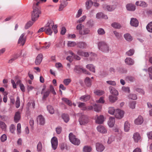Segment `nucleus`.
<instances>
[{
	"mask_svg": "<svg viewBox=\"0 0 152 152\" xmlns=\"http://www.w3.org/2000/svg\"><path fill=\"white\" fill-rule=\"evenodd\" d=\"M130 124L127 121H126L124 124V130L125 132H128L129 131L130 128Z\"/></svg>",
	"mask_w": 152,
	"mask_h": 152,
	"instance_id": "28",
	"label": "nucleus"
},
{
	"mask_svg": "<svg viewBox=\"0 0 152 152\" xmlns=\"http://www.w3.org/2000/svg\"><path fill=\"white\" fill-rule=\"evenodd\" d=\"M94 111L99 112L100 111L101 107V106L95 104L94 105Z\"/></svg>",
	"mask_w": 152,
	"mask_h": 152,
	"instance_id": "40",
	"label": "nucleus"
},
{
	"mask_svg": "<svg viewBox=\"0 0 152 152\" xmlns=\"http://www.w3.org/2000/svg\"><path fill=\"white\" fill-rule=\"evenodd\" d=\"M94 93L98 96H100L104 94V92L99 90H96L94 91Z\"/></svg>",
	"mask_w": 152,
	"mask_h": 152,
	"instance_id": "54",
	"label": "nucleus"
},
{
	"mask_svg": "<svg viewBox=\"0 0 152 152\" xmlns=\"http://www.w3.org/2000/svg\"><path fill=\"white\" fill-rule=\"evenodd\" d=\"M130 24L132 26L137 27L138 26L139 22L137 19L132 18L130 20Z\"/></svg>",
	"mask_w": 152,
	"mask_h": 152,
	"instance_id": "11",
	"label": "nucleus"
},
{
	"mask_svg": "<svg viewBox=\"0 0 152 152\" xmlns=\"http://www.w3.org/2000/svg\"><path fill=\"white\" fill-rule=\"evenodd\" d=\"M136 104V102L135 101H133L130 102L129 103V107L131 108L134 109L135 108Z\"/></svg>",
	"mask_w": 152,
	"mask_h": 152,
	"instance_id": "51",
	"label": "nucleus"
},
{
	"mask_svg": "<svg viewBox=\"0 0 152 152\" xmlns=\"http://www.w3.org/2000/svg\"><path fill=\"white\" fill-rule=\"evenodd\" d=\"M33 22L31 21L28 22L25 26V29H27L30 27L33 24Z\"/></svg>",
	"mask_w": 152,
	"mask_h": 152,
	"instance_id": "45",
	"label": "nucleus"
},
{
	"mask_svg": "<svg viewBox=\"0 0 152 152\" xmlns=\"http://www.w3.org/2000/svg\"><path fill=\"white\" fill-rule=\"evenodd\" d=\"M91 80L89 77H86L84 80L86 85L88 87H90L91 85Z\"/></svg>",
	"mask_w": 152,
	"mask_h": 152,
	"instance_id": "25",
	"label": "nucleus"
},
{
	"mask_svg": "<svg viewBox=\"0 0 152 152\" xmlns=\"http://www.w3.org/2000/svg\"><path fill=\"white\" fill-rule=\"evenodd\" d=\"M50 89H49L50 90V93L51 92L53 95H55L56 94V93L55 92L54 88L53 86L50 85Z\"/></svg>",
	"mask_w": 152,
	"mask_h": 152,
	"instance_id": "50",
	"label": "nucleus"
},
{
	"mask_svg": "<svg viewBox=\"0 0 152 152\" xmlns=\"http://www.w3.org/2000/svg\"><path fill=\"white\" fill-rule=\"evenodd\" d=\"M20 98H19V96H18L17 98L16 102H15L16 107L17 108H18L20 107Z\"/></svg>",
	"mask_w": 152,
	"mask_h": 152,
	"instance_id": "52",
	"label": "nucleus"
},
{
	"mask_svg": "<svg viewBox=\"0 0 152 152\" xmlns=\"http://www.w3.org/2000/svg\"><path fill=\"white\" fill-rule=\"evenodd\" d=\"M0 125L1 128L4 130L5 129L6 127V126L5 124L2 121H0Z\"/></svg>",
	"mask_w": 152,
	"mask_h": 152,
	"instance_id": "57",
	"label": "nucleus"
},
{
	"mask_svg": "<svg viewBox=\"0 0 152 152\" xmlns=\"http://www.w3.org/2000/svg\"><path fill=\"white\" fill-rule=\"evenodd\" d=\"M64 45V43L63 42L62 40H61L58 43L56 44V46L58 48L63 47Z\"/></svg>",
	"mask_w": 152,
	"mask_h": 152,
	"instance_id": "47",
	"label": "nucleus"
},
{
	"mask_svg": "<svg viewBox=\"0 0 152 152\" xmlns=\"http://www.w3.org/2000/svg\"><path fill=\"white\" fill-rule=\"evenodd\" d=\"M97 32L98 34L100 35H103L105 33L104 30L103 28H99L97 31Z\"/></svg>",
	"mask_w": 152,
	"mask_h": 152,
	"instance_id": "53",
	"label": "nucleus"
},
{
	"mask_svg": "<svg viewBox=\"0 0 152 152\" xmlns=\"http://www.w3.org/2000/svg\"><path fill=\"white\" fill-rule=\"evenodd\" d=\"M126 7L127 10L129 11H134L136 9L135 6L132 4H127L126 6Z\"/></svg>",
	"mask_w": 152,
	"mask_h": 152,
	"instance_id": "18",
	"label": "nucleus"
},
{
	"mask_svg": "<svg viewBox=\"0 0 152 152\" xmlns=\"http://www.w3.org/2000/svg\"><path fill=\"white\" fill-rule=\"evenodd\" d=\"M124 36L125 39L128 41H131L132 40V37L129 34H125Z\"/></svg>",
	"mask_w": 152,
	"mask_h": 152,
	"instance_id": "38",
	"label": "nucleus"
},
{
	"mask_svg": "<svg viewBox=\"0 0 152 152\" xmlns=\"http://www.w3.org/2000/svg\"><path fill=\"white\" fill-rule=\"evenodd\" d=\"M115 118H114L110 117L108 122V125L110 127H113L114 125L115 122Z\"/></svg>",
	"mask_w": 152,
	"mask_h": 152,
	"instance_id": "21",
	"label": "nucleus"
},
{
	"mask_svg": "<svg viewBox=\"0 0 152 152\" xmlns=\"http://www.w3.org/2000/svg\"><path fill=\"white\" fill-rule=\"evenodd\" d=\"M61 149L62 150H63L65 149L66 150H68V148L67 146V145L66 144L62 143L60 146Z\"/></svg>",
	"mask_w": 152,
	"mask_h": 152,
	"instance_id": "56",
	"label": "nucleus"
},
{
	"mask_svg": "<svg viewBox=\"0 0 152 152\" xmlns=\"http://www.w3.org/2000/svg\"><path fill=\"white\" fill-rule=\"evenodd\" d=\"M124 112L123 111L117 109L115 111V115L116 118L121 119L124 117Z\"/></svg>",
	"mask_w": 152,
	"mask_h": 152,
	"instance_id": "6",
	"label": "nucleus"
},
{
	"mask_svg": "<svg viewBox=\"0 0 152 152\" xmlns=\"http://www.w3.org/2000/svg\"><path fill=\"white\" fill-rule=\"evenodd\" d=\"M104 121V117L102 115H100L97 117L96 120V123L98 124H102Z\"/></svg>",
	"mask_w": 152,
	"mask_h": 152,
	"instance_id": "24",
	"label": "nucleus"
},
{
	"mask_svg": "<svg viewBox=\"0 0 152 152\" xmlns=\"http://www.w3.org/2000/svg\"><path fill=\"white\" fill-rule=\"evenodd\" d=\"M77 46L79 48L82 49H86L87 47V44L85 42H78Z\"/></svg>",
	"mask_w": 152,
	"mask_h": 152,
	"instance_id": "15",
	"label": "nucleus"
},
{
	"mask_svg": "<svg viewBox=\"0 0 152 152\" xmlns=\"http://www.w3.org/2000/svg\"><path fill=\"white\" fill-rule=\"evenodd\" d=\"M52 146L54 150H56L58 146V140L56 137H53L51 140Z\"/></svg>",
	"mask_w": 152,
	"mask_h": 152,
	"instance_id": "8",
	"label": "nucleus"
},
{
	"mask_svg": "<svg viewBox=\"0 0 152 152\" xmlns=\"http://www.w3.org/2000/svg\"><path fill=\"white\" fill-rule=\"evenodd\" d=\"M110 93L115 96L118 95V93L117 91L114 88L110 86L109 88Z\"/></svg>",
	"mask_w": 152,
	"mask_h": 152,
	"instance_id": "20",
	"label": "nucleus"
},
{
	"mask_svg": "<svg viewBox=\"0 0 152 152\" xmlns=\"http://www.w3.org/2000/svg\"><path fill=\"white\" fill-rule=\"evenodd\" d=\"M79 120L80 125H84L88 122L89 119L87 115H83L80 116Z\"/></svg>",
	"mask_w": 152,
	"mask_h": 152,
	"instance_id": "5",
	"label": "nucleus"
},
{
	"mask_svg": "<svg viewBox=\"0 0 152 152\" xmlns=\"http://www.w3.org/2000/svg\"><path fill=\"white\" fill-rule=\"evenodd\" d=\"M137 6H139L143 7H147V4L144 1H137L135 3Z\"/></svg>",
	"mask_w": 152,
	"mask_h": 152,
	"instance_id": "22",
	"label": "nucleus"
},
{
	"mask_svg": "<svg viewBox=\"0 0 152 152\" xmlns=\"http://www.w3.org/2000/svg\"><path fill=\"white\" fill-rule=\"evenodd\" d=\"M37 149L38 151H41L42 149V144L41 142L40 141H39L37 144Z\"/></svg>",
	"mask_w": 152,
	"mask_h": 152,
	"instance_id": "48",
	"label": "nucleus"
},
{
	"mask_svg": "<svg viewBox=\"0 0 152 152\" xmlns=\"http://www.w3.org/2000/svg\"><path fill=\"white\" fill-rule=\"evenodd\" d=\"M96 149L98 152H102L105 149V147L101 143L99 142L96 144Z\"/></svg>",
	"mask_w": 152,
	"mask_h": 152,
	"instance_id": "10",
	"label": "nucleus"
},
{
	"mask_svg": "<svg viewBox=\"0 0 152 152\" xmlns=\"http://www.w3.org/2000/svg\"><path fill=\"white\" fill-rule=\"evenodd\" d=\"M113 32L117 39H119L121 38V36L119 33L116 31H113Z\"/></svg>",
	"mask_w": 152,
	"mask_h": 152,
	"instance_id": "62",
	"label": "nucleus"
},
{
	"mask_svg": "<svg viewBox=\"0 0 152 152\" xmlns=\"http://www.w3.org/2000/svg\"><path fill=\"white\" fill-rule=\"evenodd\" d=\"M86 18V16H83L82 18H80L79 20L77 21V23H81Z\"/></svg>",
	"mask_w": 152,
	"mask_h": 152,
	"instance_id": "61",
	"label": "nucleus"
},
{
	"mask_svg": "<svg viewBox=\"0 0 152 152\" xmlns=\"http://www.w3.org/2000/svg\"><path fill=\"white\" fill-rule=\"evenodd\" d=\"M66 31V28L64 27H63L61 29V35H64Z\"/></svg>",
	"mask_w": 152,
	"mask_h": 152,
	"instance_id": "64",
	"label": "nucleus"
},
{
	"mask_svg": "<svg viewBox=\"0 0 152 152\" xmlns=\"http://www.w3.org/2000/svg\"><path fill=\"white\" fill-rule=\"evenodd\" d=\"M109 99L110 102L112 103H114L117 100L118 98L116 96H114L111 95L109 96Z\"/></svg>",
	"mask_w": 152,
	"mask_h": 152,
	"instance_id": "34",
	"label": "nucleus"
},
{
	"mask_svg": "<svg viewBox=\"0 0 152 152\" xmlns=\"http://www.w3.org/2000/svg\"><path fill=\"white\" fill-rule=\"evenodd\" d=\"M111 26L112 27L116 29H120L121 27L120 24L116 22L113 23Z\"/></svg>",
	"mask_w": 152,
	"mask_h": 152,
	"instance_id": "33",
	"label": "nucleus"
},
{
	"mask_svg": "<svg viewBox=\"0 0 152 152\" xmlns=\"http://www.w3.org/2000/svg\"><path fill=\"white\" fill-rule=\"evenodd\" d=\"M106 83L110 85L115 86L116 85V83L115 81L111 80L107 81Z\"/></svg>",
	"mask_w": 152,
	"mask_h": 152,
	"instance_id": "63",
	"label": "nucleus"
},
{
	"mask_svg": "<svg viewBox=\"0 0 152 152\" xmlns=\"http://www.w3.org/2000/svg\"><path fill=\"white\" fill-rule=\"evenodd\" d=\"M125 62L126 64L131 66L134 64V61L131 58L127 57L125 60Z\"/></svg>",
	"mask_w": 152,
	"mask_h": 152,
	"instance_id": "13",
	"label": "nucleus"
},
{
	"mask_svg": "<svg viewBox=\"0 0 152 152\" xmlns=\"http://www.w3.org/2000/svg\"><path fill=\"white\" fill-rule=\"evenodd\" d=\"M98 47L102 51L107 53L109 51V47L107 44L104 41H100L98 43Z\"/></svg>",
	"mask_w": 152,
	"mask_h": 152,
	"instance_id": "3",
	"label": "nucleus"
},
{
	"mask_svg": "<svg viewBox=\"0 0 152 152\" xmlns=\"http://www.w3.org/2000/svg\"><path fill=\"white\" fill-rule=\"evenodd\" d=\"M53 22L52 20L48 21L45 26V33L51 35L53 33V30L55 34L58 32L57 25H54Z\"/></svg>",
	"mask_w": 152,
	"mask_h": 152,
	"instance_id": "1",
	"label": "nucleus"
},
{
	"mask_svg": "<svg viewBox=\"0 0 152 152\" xmlns=\"http://www.w3.org/2000/svg\"><path fill=\"white\" fill-rule=\"evenodd\" d=\"M98 131L102 133H105L107 132L106 129L102 125H99L97 127Z\"/></svg>",
	"mask_w": 152,
	"mask_h": 152,
	"instance_id": "17",
	"label": "nucleus"
},
{
	"mask_svg": "<svg viewBox=\"0 0 152 152\" xmlns=\"http://www.w3.org/2000/svg\"><path fill=\"white\" fill-rule=\"evenodd\" d=\"M106 7L107 10L109 11H112L114 10L116 7V6L115 5H104L103 7Z\"/></svg>",
	"mask_w": 152,
	"mask_h": 152,
	"instance_id": "23",
	"label": "nucleus"
},
{
	"mask_svg": "<svg viewBox=\"0 0 152 152\" xmlns=\"http://www.w3.org/2000/svg\"><path fill=\"white\" fill-rule=\"evenodd\" d=\"M42 58L43 55L42 54H39L37 56L35 61V64L37 65H39L42 62Z\"/></svg>",
	"mask_w": 152,
	"mask_h": 152,
	"instance_id": "14",
	"label": "nucleus"
},
{
	"mask_svg": "<svg viewBox=\"0 0 152 152\" xmlns=\"http://www.w3.org/2000/svg\"><path fill=\"white\" fill-rule=\"evenodd\" d=\"M78 107L80 108L82 110H87V108L86 106L85 103L83 102H79Z\"/></svg>",
	"mask_w": 152,
	"mask_h": 152,
	"instance_id": "29",
	"label": "nucleus"
},
{
	"mask_svg": "<svg viewBox=\"0 0 152 152\" xmlns=\"http://www.w3.org/2000/svg\"><path fill=\"white\" fill-rule=\"evenodd\" d=\"M37 120L38 122H39L40 125H43L45 124V118L42 115H40L38 116Z\"/></svg>",
	"mask_w": 152,
	"mask_h": 152,
	"instance_id": "12",
	"label": "nucleus"
},
{
	"mask_svg": "<svg viewBox=\"0 0 152 152\" xmlns=\"http://www.w3.org/2000/svg\"><path fill=\"white\" fill-rule=\"evenodd\" d=\"M133 138L136 142H138V140L140 138V134L138 133H134L133 135Z\"/></svg>",
	"mask_w": 152,
	"mask_h": 152,
	"instance_id": "27",
	"label": "nucleus"
},
{
	"mask_svg": "<svg viewBox=\"0 0 152 152\" xmlns=\"http://www.w3.org/2000/svg\"><path fill=\"white\" fill-rule=\"evenodd\" d=\"M20 113L19 112H16L14 117L15 121L17 123L20 120Z\"/></svg>",
	"mask_w": 152,
	"mask_h": 152,
	"instance_id": "26",
	"label": "nucleus"
},
{
	"mask_svg": "<svg viewBox=\"0 0 152 152\" xmlns=\"http://www.w3.org/2000/svg\"><path fill=\"white\" fill-rule=\"evenodd\" d=\"M47 108L48 110L49 111L50 113L51 114H53L54 113V110L52 107L50 105H48L47 106Z\"/></svg>",
	"mask_w": 152,
	"mask_h": 152,
	"instance_id": "42",
	"label": "nucleus"
},
{
	"mask_svg": "<svg viewBox=\"0 0 152 152\" xmlns=\"http://www.w3.org/2000/svg\"><path fill=\"white\" fill-rule=\"evenodd\" d=\"M93 3L91 0L87 1L86 3V5L87 9H89L93 5Z\"/></svg>",
	"mask_w": 152,
	"mask_h": 152,
	"instance_id": "31",
	"label": "nucleus"
},
{
	"mask_svg": "<svg viewBox=\"0 0 152 152\" xmlns=\"http://www.w3.org/2000/svg\"><path fill=\"white\" fill-rule=\"evenodd\" d=\"M83 68L79 66H75L74 69V71L77 73H80L82 72Z\"/></svg>",
	"mask_w": 152,
	"mask_h": 152,
	"instance_id": "37",
	"label": "nucleus"
},
{
	"mask_svg": "<svg viewBox=\"0 0 152 152\" xmlns=\"http://www.w3.org/2000/svg\"><path fill=\"white\" fill-rule=\"evenodd\" d=\"M70 141L73 144L78 145L80 143V141L76 138V137L72 133H70L69 136Z\"/></svg>",
	"mask_w": 152,
	"mask_h": 152,
	"instance_id": "4",
	"label": "nucleus"
},
{
	"mask_svg": "<svg viewBox=\"0 0 152 152\" xmlns=\"http://www.w3.org/2000/svg\"><path fill=\"white\" fill-rule=\"evenodd\" d=\"M90 32V30L88 28H86L84 29L83 31H79V34L81 35H85L89 34Z\"/></svg>",
	"mask_w": 152,
	"mask_h": 152,
	"instance_id": "32",
	"label": "nucleus"
},
{
	"mask_svg": "<svg viewBox=\"0 0 152 152\" xmlns=\"http://www.w3.org/2000/svg\"><path fill=\"white\" fill-rule=\"evenodd\" d=\"M143 121V117L141 115L139 116L134 121V123L136 125H141Z\"/></svg>",
	"mask_w": 152,
	"mask_h": 152,
	"instance_id": "16",
	"label": "nucleus"
},
{
	"mask_svg": "<svg viewBox=\"0 0 152 152\" xmlns=\"http://www.w3.org/2000/svg\"><path fill=\"white\" fill-rule=\"evenodd\" d=\"M62 99L64 102L69 105H72V103L67 98H63Z\"/></svg>",
	"mask_w": 152,
	"mask_h": 152,
	"instance_id": "59",
	"label": "nucleus"
},
{
	"mask_svg": "<svg viewBox=\"0 0 152 152\" xmlns=\"http://www.w3.org/2000/svg\"><path fill=\"white\" fill-rule=\"evenodd\" d=\"M68 46V47H74L77 45L76 42L74 41H68L67 44Z\"/></svg>",
	"mask_w": 152,
	"mask_h": 152,
	"instance_id": "49",
	"label": "nucleus"
},
{
	"mask_svg": "<svg viewBox=\"0 0 152 152\" xmlns=\"http://www.w3.org/2000/svg\"><path fill=\"white\" fill-rule=\"evenodd\" d=\"M41 94L43 95L42 98V100L45 101L50 94V90L49 89H48L45 91H41Z\"/></svg>",
	"mask_w": 152,
	"mask_h": 152,
	"instance_id": "9",
	"label": "nucleus"
},
{
	"mask_svg": "<svg viewBox=\"0 0 152 152\" xmlns=\"http://www.w3.org/2000/svg\"><path fill=\"white\" fill-rule=\"evenodd\" d=\"M146 28L148 32L152 33V21L149 23L147 25Z\"/></svg>",
	"mask_w": 152,
	"mask_h": 152,
	"instance_id": "39",
	"label": "nucleus"
},
{
	"mask_svg": "<svg viewBox=\"0 0 152 152\" xmlns=\"http://www.w3.org/2000/svg\"><path fill=\"white\" fill-rule=\"evenodd\" d=\"M134 52V49H131L126 52V54L128 56H131L133 55Z\"/></svg>",
	"mask_w": 152,
	"mask_h": 152,
	"instance_id": "43",
	"label": "nucleus"
},
{
	"mask_svg": "<svg viewBox=\"0 0 152 152\" xmlns=\"http://www.w3.org/2000/svg\"><path fill=\"white\" fill-rule=\"evenodd\" d=\"M90 97L89 95L82 96L80 97V99L82 101L86 102L89 99Z\"/></svg>",
	"mask_w": 152,
	"mask_h": 152,
	"instance_id": "30",
	"label": "nucleus"
},
{
	"mask_svg": "<svg viewBox=\"0 0 152 152\" xmlns=\"http://www.w3.org/2000/svg\"><path fill=\"white\" fill-rule=\"evenodd\" d=\"M62 118L64 120L65 122L67 123L69 120V115L67 114H63L62 115Z\"/></svg>",
	"mask_w": 152,
	"mask_h": 152,
	"instance_id": "35",
	"label": "nucleus"
},
{
	"mask_svg": "<svg viewBox=\"0 0 152 152\" xmlns=\"http://www.w3.org/2000/svg\"><path fill=\"white\" fill-rule=\"evenodd\" d=\"M126 80L128 81H130V82H133L135 80L134 77L131 76H129L126 77Z\"/></svg>",
	"mask_w": 152,
	"mask_h": 152,
	"instance_id": "44",
	"label": "nucleus"
},
{
	"mask_svg": "<svg viewBox=\"0 0 152 152\" xmlns=\"http://www.w3.org/2000/svg\"><path fill=\"white\" fill-rule=\"evenodd\" d=\"M33 11L31 14V18L32 20L35 21L37 20L39 17V15L41 14V11L38 7H35L34 5L33 7Z\"/></svg>",
	"mask_w": 152,
	"mask_h": 152,
	"instance_id": "2",
	"label": "nucleus"
},
{
	"mask_svg": "<svg viewBox=\"0 0 152 152\" xmlns=\"http://www.w3.org/2000/svg\"><path fill=\"white\" fill-rule=\"evenodd\" d=\"M128 97L129 98L133 100H135L137 99V96L136 94H130L129 95Z\"/></svg>",
	"mask_w": 152,
	"mask_h": 152,
	"instance_id": "55",
	"label": "nucleus"
},
{
	"mask_svg": "<svg viewBox=\"0 0 152 152\" xmlns=\"http://www.w3.org/2000/svg\"><path fill=\"white\" fill-rule=\"evenodd\" d=\"M86 68L89 69L90 71L93 72H95V67L92 64H88L86 66Z\"/></svg>",
	"mask_w": 152,
	"mask_h": 152,
	"instance_id": "36",
	"label": "nucleus"
},
{
	"mask_svg": "<svg viewBox=\"0 0 152 152\" xmlns=\"http://www.w3.org/2000/svg\"><path fill=\"white\" fill-rule=\"evenodd\" d=\"M25 34H22L20 36L18 41V43L20 44L22 46L24 45L26 40V37L25 36Z\"/></svg>",
	"mask_w": 152,
	"mask_h": 152,
	"instance_id": "7",
	"label": "nucleus"
},
{
	"mask_svg": "<svg viewBox=\"0 0 152 152\" xmlns=\"http://www.w3.org/2000/svg\"><path fill=\"white\" fill-rule=\"evenodd\" d=\"M68 2L65 0H63L61 1V4L59 7V11H62L63 8L65 7L67 5Z\"/></svg>",
	"mask_w": 152,
	"mask_h": 152,
	"instance_id": "19",
	"label": "nucleus"
},
{
	"mask_svg": "<svg viewBox=\"0 0 152 152\" xmlns=\"http://www.w3.org/2000/svg\"><path fill=\"white\" fill-rule=\"evenodd\" d=\"M116 110H115L113 107H110L109 108L108 113L111 115H114L115 114V112Z\"/></svg>",
	"mask_w": 152,
	"mask_h": 152,
	"instance_id": "46",
	"label": "nucleus"
},
{
	"mask_svg": "<svg viewBox=\"0 0 152 152\" xmlns=\"http://www.w3.org/2000/svg\"><path fill=\"white\" fill-rule=\"evenodd\" d=\"M91 150V148L89 146H85L83 148L84 152H90Z\"/></svg>",
	"mask_w": 152,
	"mask_h": 152,
	"instance_id": "41",
	"label": "nucleus"
},
{
	"mask_svg": "<svg viewBox=\"0 0 152 152\" xmlns=\"http://www.w3.org/2000/svg\"><path fill=\"white\" fill-rule=\"evenodd\" d=\"M71 81V80L70 79H66L64 80L63 81V83L64 84L67 86L69 85Z\"/></svg>",
	"mask_w": 152,
	"mask_h": 152,
	"instance_id": "58",
	"label": "nucleus"
},
{
	"mask_svg": "<svg viewBox=\"0 0 152 152\" xmlns=\"http://www.w3.org/2000/svg\"><path fill=\"white\" fill-rule=\"evenodd\" d=\"M7 137L5 134H3L1 137V140L2 142H4L7 140Z\"/></svg>",
	"mask_w": 152,
	"mask_h": 152,
	"instance_id": "60",
	"label": "nucleus"
}]
</instances>
